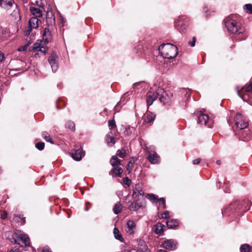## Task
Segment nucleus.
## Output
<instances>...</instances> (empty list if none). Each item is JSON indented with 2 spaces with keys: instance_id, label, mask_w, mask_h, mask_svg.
I'll use <instances>...</instances> for the list:
<instances>
[{
  "instance_id": "obj_50",
  "label": "nucleus",
  "mask_w": 252,
  "mask_h": 252,
  "mask_svg": "<svg viewBox=\"0 0 252 252\" xmlns=\"http://www.w3.org/2000/svg\"><path fill=\"white\" fill-rule=\"evenodd\" d=\"M9 252H21L19 249L16 247L13 248Z\"/></svg>"
},
{
  "instance_id": "obj_20",
  "label": "nucleus",
  "mask_w": 252,
  "mask_h": 252,
  "mask_svg": "<svg viewBox=\"0 0 252 252\" xmlns=\"http://www.w3.org/2000/svg\"><path fill=\"white\" fill-rule=\"evenodd\" d=\"M40 20L36 17H32L29 21V26L32 29H36L38 27Z\"/></svg>"
},
{
  "instance_id": "obj_3",
  "label": "nucleus",
  "mask_w": 252,
  "mask_h": 252,
  "mask_svg": "<svg viewBox=\"0 0 252 252\" xmlns=\"http://www.w3.org/2000/svg\"><path fill=\"white\" fill-rule=\"evenodd\" d=\"M238 95L246 101L252 97V77L247 86L237 91Z\"/></svg>"
},
{
  "instance_id": "obj_61",
  "label": "nucleus",
  "mask_w": 252,
  "mask_h": 252,
  "mask_svg": "<svg viewBox=\"0 0 252 252\" xmlns=\"http://www.w3.org/2000/svg\"><path fill=\"white\" fill-rule=\"evenodd\" d=\"M124 95L122 96V97L121 98V101L122 100V99L124 98Z\"/></svg>"
},
{
  "instance_id": "obj_23",
  "label": "nucleus",
  "mask_w": 252,
  "mask_h": 252,
  "mask_svg": "<svg viewBox=\"0 0 252 252\" xmlns=\"http://www.w3.org/2000/svg\"><path fill=\"white\" fill-rule=\"evenodd\" d=\"M148 159L152 164H156L159 162V157L156 153L150 154L148 155Z\"/></svg>"
},
{
  "instance_id": "obj_13",
  "label": "nucleus",
  "mask_w": 252,
  "mask_h": 252,
  "mask_svg": "<svg viewBox=\"0 0 252 252\" xmlns=\"http://www.w3.org/2000/svg\"><path fill=\"white\" fill-rule=\"evenodd\" d=\"M136 228V223L133 220H128L127 221L125 229L126 233L129 235L132 234L134 232Z\"/></svg>"
},
{
  "instance_id": "obj_28",
  "label": "nucleus",
  "mask_w": 252,
  "mask_h": 252,
  "mask_svg": "<svg viewBox=\"0 0 252 252\" xmlns=\"http://www.w3.org/2000/svg\"><path fill=\"white\" fill-rule=\"evenodd\" d=\"M113 233H114V237L116 239L120 241L121 242L123 241L124 239H123L122 234H121L119 229L116 227H114V228Z\"/></svg>"
},
{
  "instance_id": "obj_22",
  "label": "nucleus",
  "mask_w": 252,
  "mask_h": 252,
  "mask_svg": "<svg viewBox=\"0 0 252 252\" xmlns=\"http://www.w3.org/2000/svg\"><path fill=\"white\" fill-rule=\"evenodd\" d=\"M142 205L139 201V199H136L132 202L129 206L128 208L130 211H135L142 207Z\"/></svg>"
},
{
  "instance_id": "obj_59",
  "label": "nucleus",
  "mask_w": 252,
  "mask_h": 252,
  "mask_svg": "<svg viewBox=\"0 0 252 252\" xmlns=\"http://www.w3.org/2000/svg\"><path fill=\"white\" fill-rule=\"evenodd\" d=\"M14 243H15V244H20V243H17V240H16L15 239H14Z\"/></svg>"
},
{
  "instance_id": "obj_5",
  "label": "nucleus",
  "mask_w": 252,
  "mask_h": 252,
  "mask_svg": "<svg viewBox=\"0 0 252 252\" xmlns=\"http://www.w3.org/2000/svg\"><path fill=\"white\" fill-rule=\"evenodd\" d=\"M1 5L4 8L9 9V7H15L16 9L14 11L13 16L16 18L20 17L19 10L17 7V5L13 0H0V5ZM13 15V13H11Z\"/></svg>"
},
{
  "instance_id": "obj_54",
  "label": "nucleus",
  "mask_w": 252,
  "mask_h": 252,
  "mask_svg": "<svg viewBox=\"0 0 252 252\" xmlns=\"http://www.w3.org/2000/svg\"><path fill=\"white\" fill-rule=\"evenodd\" d=\"M3 54L0 51V62H1L3 60Z\"/></svg>"
},
{
  "instance_id": "obj_37",
  "label": "nucleus",
  "mask_w": 252,
  "mask_h": 252,
  "mask_svg": "<svg viewBox=\"0 0 252 252\" xmlns=\"http://www.w3.org/2000/svg\"><path fill=\"white\" fill-rule=\"evenodd\" d=\"M66 127L69 128L72 131L75 130V124L74 122L72 121H68L66 124Z\"/></svg>"
},
{
  "instance_id": "obj_7",
  "label": "nucleus",
  "mask_w": 252,
  "mask_h": 252,
  "mask_svg": "<svg viewBox=\"0 0 252 252\" xmlns=\"http://www.w3.org/2000/svg\"><path fill=\"white\" fill-rule=\"evenodd\" d=\"M235 132L236 135L242 141H248L252 138V135L248 127L243 129H236Z\"/></svg>"
},
{
  "instance_id": "obj_8",
  "label": "nucleus",
  "mask_w": 252,
  "mask_h": 252,
  "mask_svg": "<svg viewBox=\"0 0 252 252\" xmlns=\"http://www.w3.org/2000/svg\"><path fill=\"white\" fill-rule=\"evenodd\" d=\"M197 123L202 125H206L208 127H212L213 125V121L209 118V116L201 112H200L198 114Z\"/></svg>"
},
{
  "instance_id": "obj_55",
  "label": "nucleus",
  "mask_w": 252,
  "mask_h": 252,
  "mask_svg": "<svg viewBox=\"0 0 252 252\" xmlns=\"http://www.w3.org/2000/svg\"><path fill=\"white\" fill-rule=\"evenodd\" d=\"M140 83V82L135 83L133 84V87H134V88L136 87V86H137L138 85H139Z\"/></svg>"
},
{
  "instance_id": "obj_34",
  "label": "nucleus",
  "mask_w": 252,
  "mask_h": 252,
  "mask_svg": "<svg viewBox=\"0 0 252 252\" xmlns=\"http://www.w3.org/2000/svg\"><path fill=\"white\" fill-rule=\"evenodd\" d=\"M40 46L41 44L40 43L35 42L33 44L32 46L30 48V50L33 52L37 51Z\"/></svg>"
},
{
  "instance_id": "obj_53",
  "label": "nucleus",
  "mask_w": 252,
  "mask_h": 252,
  "mask_svg": "<svg viewBox=\"0 0 252 252\" xmlns=\"http://www.w3.org/2000/svg\"><path fill=\"white\" fill-rule=\"evenodd\" d=\"M42 252H52L49 250L48 248L44 247L42 250Z\"/></svg>"
},
{
  "instance_id": "obj_52",
  "label": "nucleus",
  "mask_w": 252,
  "mask_h": 252,
  "mask_svg": "<svg viewBox=\"0 0 252 252\" xmlns=\"http://www.w3.org/2000/svg\"><path fill=\"white\" fill-rule=\"evenodd\" d=\"M127 252H142V251L137 249H133L129 250L128 251H127Z\"/></svg>"
},
{
  "instance_id": "obj_32",
  "label": "nucleus",
  "mask_w": 252,
  "mask_h": 252,
  "mask_svg": "<svg viewBox=\"0 0 252 252\" xmlns=\"http://www.w3.org/2000/svg\"><path fill=\"white\" fill-rule=\"evenodd\" d=\"M117 155L121 158H124L126 156V150L124 149L118 150L117 152Z\"/></svg>"
},
{
  "instance_id": "obj_62",
  "label": "nucleus",
  "mask_w": 252,
  "mask_h": 252,
  "mask_svg": "<svg viewBox=\"0 0 252 252\" xmlns=\"http://www.w3.org/2000/svg\"><path fill=\"white\" fill-rule=\"evenodd\" d=\"M89 210V208L88 207H86V208L85 209V211H88Z\"/></svg>"
},
{
  "instance_id": "obj_33",
  "label": "nucleus",
  "mask_w": 252,
  "mask_h": 252,
  "mask_svg": "<svg viewBox=\"0 0 252 252\" xmlns=\"http://www.w3.org/2000/svg\"><path fill=\"white\" fill-rule=\"evenodd\" d=\"M250 246L248 244L242 245L240 247L241 252H250Z\"/></svg>"
},
{
  "instance_id": "obj_17",
  "label": "nucleus",
  "mask_w": 252,
  "mask_h": 252,
  "mask_svg": "<svg viewBox=\"0 0 252 252\" xmlns=\"http://www.w3.org/2000/svg\"><path fill=\"white\" fill-rule=\"evenodd\" d=\"M17 239L18 240L21 241L25 246H30V239L27 235L21 233H18L17 234Z\"/></svg>"
},
{
  "instance_id": "obj_47",
  "label": "nucleus",
  "mask_w": 252,
  "mask_h": 252,
  "mask_svg": "<svg viewBox=\"0 0 252 252\" xmlns=\"http://www.w3.org/2000/svg\"><path fill=\"white\" fill-rule=\"evenodd\" d=\"M28 45H25V46H23V47H21V48H19L18 49V51H26L27 48H28Z\"/></svg>"
},
{
  "instance_id": "obj_40",
  "label": "nucleus",
  "mask_w": 252,
  "mask_h": 252,
  "mask_svg": "<svg viewBox=\"0 0 252 252\" xmlns=\"http://www.w3.org/2000/svg\"><path fill=\"white\" fill-rule=\"evenodd\" d=\"M0 218L2 219H6L7 218V213L4 211L0 210Z\"/></svg>"
},
{
  "instance_id": "obj_46",
  "label": "nucleus",
  "mask_w": 252,
  "mask_h": 252,
  "mask_svg": "<svg viewBox=\"0 0 252 252\" xmlns=\"http://www.w3.org/2000/svg\"><path fill=\"white\" fill-rule=\"evenodd\" d=\"M33 29L30 27L29 26V28L28 29H27L25 32V35L26 36H28L29 35H30V33L31 32L32 30Z\"/></svg>"
},
{
  "instance_id": "obj_30",
  "label": "nucleus",
  "mask_w": 252,
  "mask_h": 252,
  "mask_svg": "<svg viewBox=\"0 0 252 252\" xmlns=\"http://www.w3.org/2000/svg\"><path fill=\"white\" fill-rule=\"evenodd\" d=\"M42 136L43 137V138L46 140L47 142H48L51 144H53V141L52 140V138L50 137V135L48 134V133L44 131L42 132Z\"/></svg>"
},
{
  "instance_id": "obj_57",
  "label": "nucleus",
  "mask_w": 252,
  "mask_h": 252,
  "mask_svg": "<svg viewBox=\"0 0 252 252\" xmlns=\"http://www.w3.org/2000/svg\"><path fill=\"white\" fill-rule=\"evenodd\" d=\"M158 252H166V251L163 250H159L158 251Z\"/></svg>"
},
{
  "instance_id": "obj_2",
  "label": "nucleus",
  "mask_w": 252,
  "mask_h": 252,
  "mask_svg": "<svg viewBox=\"0 0 252 252\" xmlns=\"http://www.w3.org/2000/svg\"><path fill=\"white\" fill-rule=\"evenodd\" d=\"M158 49L161 56L168 59L175 58L178 53L177 47L171 43L161 44L159 46Z\"/></svg>"
},
{
  "instance_id": "obj_24",
  "label": "nucleus",
  "mask_w": 252,
  "mask_h": 252,
  "mask_svg": "<svg viewBox=\"0 0 252 252\" xmlns=\"http://www.w3.org/2000/svg\"><path fill=\"white\" fill-rule=\"evenodd\" d=\"M105 140L109 146H113L115 143V138L113 136V134L111 131L107 133L106 136Z\"/></svg>"
},
{
  "instance_id": "obj_39",
  "label": "nucleus",
  "mask_w": 252,
  "mask_h": 252,
  "mask_svg": "<svg viewBox=\"0 0 252 252\" xmlns=\"http://www.w3.org/2000/svg\"><path fill=\"white\" fill-rule=\"evenodd\" d=\"M35 147L39 150H42L44 148V143L43 142H38L35 144Z\"/></svg>"
},
{
  "instance_id": "obj_21",
  "label": "nucleus",
  "mask_w": 252,
  "mask_h": 252,
  "mask_svg": "<svg viewBox=\"0 0 252 252\" xmlns=\"http://www.w3.org/2000/svg\"><path fill=\"white\" fill-rule=\"evenodd\" d=\"M156 115L151 112H147L144 116V122L147 124L152 123L155 118Z\"/></svg>"
},
{
  "instance_id": "obj_1",
  "label": "nucleus",
  "mask_w": 252,
  "mask_h": 252,
  "mask_svg": "<svg viewBox=\"0 0 252 252\" xmlns=\"http://www.w3.org/2000/svg\"><path fill=\"white\" fill-rule=\"evenodd\" d=\"M225 25L228 32L238 35L236 37L237 40L240 41L246 38L247 34L245 33L244 28L241 27L235 20L227 17L225 20Z\"/></svg>"
},
{
  "instance_id": "obj_36",
  "label": "nucleus",
  "mask_w": 252,
  "mask_h": 252,
  "mask_svg": "<svg viewBox=\"0 0 252 252\" xmlns=\"http://www.w3.org/2000/svg\"><path fill=\"white\" fill-rule=\"evenodd\" d=\"M244 9L246 10V11L249 13H252V4H246L244 6Z\"/></svg>"
},
{
  "instance_id": "obj_10",
  "label": "nucleus",
  "mask_w": 252,
  "mask_h": 252,
  "mask_svg": "<svg viewBox=\"0 0 252 252\" xmlns=\"http://www.w3.org/2000/svg\"><path fill=\"white\" fill-rule=\"evenodd\" d=\"M58 56L55 52H53L48 58V62L51 65L53 72H56L58 68L57 62Z\"/></svg>"
},
{
  "instance_id": "obj_19",
  "label": "nucleus",
  "mask_w": 252,
  "mask_h": 252,
  "mask_svg": "<svg viewBox=\"0 0 252 252\" xmlns=\"http://www.w3.org/2000/svg\"><path fill=\"white\" fill-rule=\"evenodd\" d=\"M84 154L82 150L80 149H74L72 152V158L77 161L80 160L82 157L83 156Z\"/></svg>"
},
{
  "instance_id": "obj_56",
  "label": "nucleus",
  "mask_w": 252,
  "mask_h": 252,
  "mask_svg": "<svg viewBox=\"0 0 252 252\" xmlns=\"http://www.w3.org/2000/svg\"><path fill=\"white\" fill-rule=\"evenodd\" d=\"M19 219H20V218L19 217H18L17 216L15 217L13 219V222H14V220H18Z\"/></svg>"
},
{
  "instance_id": "obj_44",
  "label": "nucleus",
  "mask_w": 252,
  "mask_h": 252,
  "mask_svg": "<svg viewBox=\"0 0 252 252\" xmlns=\"http://www.w3.org/2000/svg\"><path fill=\"white\" fill-rule=\"evenodd\" d=\"M124 182L126 185L128 186H129L131 183V180L129 179L127 177L125 178L124 179Z\"/></svg>"
},
{
  "instance_id": "obj_29",
  "label": "nucleus",
  "mask_w": 252,
  "mask_h": 252,
  "mask_svg": "<svg viewBox=\"0 0 252 252\" xmlns=\"http://www.w3.org/2000/svg\"><path fill=\"white\" fill-rule=\"evenodd\" d=\"M122 209V205L120 202H118L114 205L113 211L115 214L117 215L121 211Z\"/></svg>"
},
{
  "instance_id": "obj_25",
  "label": "nucleus",
  "mask_w": 252,
  "mask_h": 252,
  "mask_svg": "<svg viewBox=\"0 0 252 252\" xmlns=\"http://www.w3.org/2000/svg\"><path fill=\"white\" fill-rule=\"evenodd\" d=\"M167 227L169 229L176 228L179 225V222L177 220L170 219L166 222Z\"/></svg>"
},
{
  "instance_id": "obj_58",
  "label": "nucleus",
  "mask_w": 252,
  "mask_h": 252,
  "mask_svg": "<svg viewBox=\"0 0 252 252\" xmlns=\"http://www.w3.org/2000/svg\"><path fill=\"white\" fill-rule=\"evenodd\" d=\"M216 163H217L218 165H220V163H221V161H220V160H217V161H216Z\"/></svg>"
},
{
  "instance_id": "obj_45",
  "label": "nucleus",
  "mask_w": 252,
  "mask_h": 252,
  "mask_svg": "<svg viewBox=\"0 0 252 252\" xmlns=\"http://www.w3.org/2000/svg\"><path fill=\"white\" fill-rule=\"evenodd\" d=\"M196 39L195 37L192 38V41H190L189 42V44L190 45L191 47H193L195 45Z\"/></svg>"
},
{
  "instance_id": "obj_60",
  "label": "nucleus",
  "mask_w": 252,
  "mask_h": 252,
  "mask_svg": "<svg viewBox=\"0 0 252 252\" xmlns=\"http://www.w3.org/2000/svg\"><path fill=\"white\" fill-rule=\"evenodd\" d=\"M229 189H225V190H224V191H225V192H229Z\"/></svg>"
},
{
  "instance_id": "obj_31",
  "label": "nucleus",
  "mask_w": 252,
  "mask_h": 252,
  "mask_svg": "<svg viewBox=\"0 0 252 252\" xmlns=\"http://www.w3.org/2000/svg\"><path fill=\"white\" fill-rule=\"evenodd\" d=\"M146 197L148 198L151 201L156 202L158 201V199L154 194L147 193L146 195Z\"/></svg>"
},
{
  "instance_id": "obj_11",
  "label": "nucleus",
  "mask_w": 252,
  "mask_h": 252,
  "mask_svg": "<svg viewBox=\"0 0 252 252\" xmlns=\"http://www.w3.org/2000/svg\"><path fill=\"white\" fill-rule=\"evenodd\" d=\"M158 96V89L156 92L149 91L146 94V98L147 105L150 106L152 105Z\"/></svg>"
},
{
  "instance_id": "obj_35",
  "label": "nucleus",
  "mask_w": 252,
  "mask_h": 252,
  "mask_svg": "<svg viewBox=\"0 0 252 252\" xmlns=\"http://www.w3.org/2000/svg\"><path fill=\"white\" fill-rule=\"evenodd\" d=\"M46 23L48 27L49 26H52L55 23V17H47V18H46Z\"/></svg>"
},
{
  "instance_id": "obj_27",
  "label": "nucleus",
  "mask_w": 252,
  "mask_h": 252,
  "mask_svg": "<svg viewBox=\"0 0 252 252\" xmlns=\"http://www.w3.org/2000/svg\"><path fill=\"white\" fill-rule=\"evenodd\" d=\"M121 160L119 159L116 156L112 157L110 163L113 167H118L121 164Z\"/></svg>"
},
{
  "instance_id": "obj_16",
  "label": "nucleus",
  "mask_w": 252,
  "mask_h": 252,
  "mask_svg": "<svg viewBox=\"0 0 252 252\" xmlns=\"http://www.w3.org/2000/svg\"><path fill=\"white\" fill-rule=\"evenodd\" d=\"M165 226L160 222L157 223L154 226V231L158 235H163Z\"/></svg>"
},
{
  "instance_id": "obj_4",
  "label": "nucleus",
  "mask_w": 252,
  "mask_h": 252,
  "mask_svg": "<svg viewBox=\"0 0 252 252\" xmlns=\"http://www.w3.org/2000/svg\"><path fill=\"white\" fill-rule=\"evenodd\" d=\"M234 121L236 126V129L247 128L248 126V121L240 113H238L236 114L234 118Z\"/></svg>"
},
{
  "instance_id": "obj_12",
  "label": "nucleus",
  "mask_w": 252,
  "mask_h": 252,
  "mask_svg": "<svg viewBox=\"0 0 252 252\" xmlns=\"http://www.w3.org/2000/svg\"><path fill=\"white\" fill-rule=\"evenodd\" d=\"M177 242L172 239L166 240L162 243V247L168 250L172 251L176 249Z\"/></svg>"
},
{
  "instance_id": "obj_38",
  "label": "nucleus",
  "mask_w": 252,
  "mask_h": 252,
  "mask_svg": "<svg viewBox=\"0 0 252 252\" xmlns=\"http://www.w3.org/2000/svg\"><path fill=\"white\" fill-rule=\"evenodd\" d=\"M108 124L109 128L110 130L116 127V123L114 120H109Z\"/></svg>"
},
{
  "instance_id": "obj_15",
  "label": "nucleus",
  "mask_w": 252,
  "mask_h": 252,
  "mask_svg": "<svg viewBox=\"0 0 252 252\" xmlns=\"http://www.w3.org/2000/svg\"><path fill=\"white\" fill-rule=\"evenodd\" d=\"M44 10V8L43 6H40L39 7H31L30 8V10L31 13L34 15L35 17L37 18L38 17H41L42 15V12Z\"/></svg>"
},
{
  "instance_id": "obj_43",
  "label": "nucleus",
  "mask_w": 252,
  "mask_h": 252,
  "mask_svg": "<svg viewBox=\"0 0 252 252\" xmlns=\"http://www.w3.org/2000/svg\"><path fill=\"white\" fill-rule=\"evenodd\" d=\"M47 51V49L46 48L42 47V46H40L39 47V49L37 50V52L40 51V52H41L43 54H45L46 53Z\"/></svg>"
},
{
  "instance_id": "obj_41",
  "label": "nucleus",
  "mask_w": 252,
  "mask_h": 252,
  "mask_svg": "<svg viewBox=\"0 0 252 252\" xmlns=\"http://www.w3.org/2000/svg\"><path fill=\"white\" fill-rule=\"evenodd\" d=\"M158 201L161 202V205L162 209H164L166 208L165 200L164 198L161 197L158 199Z\"/></svg>"
},
{
  "instance_id": "obj_14",
  "label": "nucleus",
  "mask_w": 252,
  "mask_h": 252,
  "mask_svg": "<svg viewBox=\"0 0 252 252\" xmlns=\"http://www.w3.org/2000/svg\"><path fill=\"white\" fill-rule=\"evenodd\" d=\"M144 192L139 184L136 185L133 189L132 196L134 198L139 199L140 197H143Z\"/></svg>"
},
{
  "instance_id": "obj_48",
  "label": "nucleus",
  "mask_w": 252,
  "mask_h": 252,
  "mask_svg": "<svg viewBox=\"0 0 252 252\" xmlns=\"http://www.w3.org/2000/svg\"><path fill=\"white\" fill-rule=\"evenodd\" d=\"M132 166V163L130 161L127 164V170H129V172L130 171Z\"/></svg>"
},
{
  "instance_id": "obj_6",
  "label": "nucleus",
  "mask_w": 252,
  "mask_h": 252,
  "mask_svg": "<svg viewBox=\"0 0 252 252\" xmlns=\"http://www.w3.org/2000/svg\"><path fill=\"white\" fill-rule=\"evenodd\" d=\"M188 24V21L184 16H180L175 23L176 28L180 32H186Z\"/></svg>"
},
{
  "instance_id": "obj_18",
  "label": "nucleus",
  "mask_w": 252,
  "mask_h": 252,
  "mask_svg": "<svg viewBox=\"0 0 252 252\" xmlns=\"http://www.w3.org/2000/svg\"><path fill=\"white\" fill-rule=\"evenodd\" d=\"M43 39L46 43H49L52 39V34L49 28H45L43 34Z\"/></svg>"
},
{
  "instance_id": "obj_26",
  "label": "nucleus",
  "mask_w": 252,
  "mask_h": 252,
  "mask_svg": "<svg viewBox=\"0 0 252 252\" xmlns=\"http://www.w3.org/2000/svg\"><path fill=\"white\" fill-rule=\"evenodd\" d=\"M123 169L121 167H114L109 172V174L113 175L114 174L116 176L118 177H121L122 174L123 173Z\"/></svg>"
},
{
  "instance_id": "obj_51",
  "label": "nucleus",
  "mask_w": 252,
  "mask_h": 252,
  "mask_svg": "<svg viewBox=\"0 0 252 252\" xmlns=\"http://www.w3.org/2000/svg\"><path fill=\"white\" fill-rule=\"evenodd\" d=\"M47 17H54L52 11H48L46 14V18Z\"/></svg>"
},
{
  "instance_id": "obj_9",
  "label": "nucleus",
  "mask_w": 252,
  "mask_h": 252,
  "mask_svg": "<svg viewBox=\"0 0 252 252\" xmlns=\"http://www.w3.org/2000/svg\"><path fill=\"white\" fill-rule=\"evenodd\" d=\"M159 100L164 105H170L171 102V96L167 94L163 89H158Z\"/></svg>"
},
{
  "instance_id": "obj_49",
  "label": "nucleus",
  "mask_w": 252,
  "mask_h": 252,
  "mask_svg": "<svg viewBox=\"0 0 252 252\" xmlns=\"http://www.w3.org/2000/svg\"><path fill=\"white\" fill-rule=\"evenodd\" d=\"M200 161H201L200 158H196L195 159H194L192 161V163H193V164H198V163H200Z\"/></svg>"
},
{
  "instance_id": "obj_42",
  "label": "nucleus",
  "mask_w": 252,
  "mask_h": 252,
  "mask_svg": "<svg viewBox=\"0 0 252 252\" xmlns=\"http://www.w3.org/2000/svg\"><path fill=\"white\" fill-rule=\"evenodd\" d=\"M169 212L167 211H165L164 213L161 214V218L162 219H168L169 216Z\"/></svg>"
}]
</instances>
